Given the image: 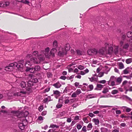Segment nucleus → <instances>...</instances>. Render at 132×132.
<instances>
[{
  "instance_id": "nucleus-1",
  "label": "nucleus",
  "mask_w": 132,
  "mask_h": 132,
  "mask_svg": "<svg viewBox=\"0 0 132 132\" xmlns=\"http://www.w3.org/2000/svg\"><path fill=\"white\" fill-rule=\"evenodd\" d=\"M11 65L14 66V67H17L21 71H22L23 70V64L21 63H17L16 62H14L12 63Z\"/></svg>"
},
{
  "instance_id": "nucleus-2",
  "label": "nucleus",
  "mask_w": 132,
  "mask_h": 132,
  "mask_svg": "<svg viewBox=\"0 0 132 132\" xmlns=\"http://www.w3.org/2000/svg\"><path fill=\"white\" fill-rule=\"evenodd\" d=\"M87 53L90 55H93V54H96L98 53V51L95 49L89 50L87 51Z\"/></svg>"
},
{
  "instance_id": "nucleus-3",
  "label": "nucleus",
  "mask_w": 132,
  "mask_h": 132,
  "mask_svg": "<svg viewBox=\"0 0 132 132\" xmlns=\"http://www.w3.org/2000/svg\"><path fill=\"white\" fill-rule=\"evenodd\" d=\"M34 84L30 80L28 81L27 82L28 86L26 88L27 90L28 91H30L31 88Z\"/></svg>"
},
{
  "instance_id": "nucleus-4",
  "label": "nucleus",
  "mask_w": 132,
  "mask_h": 132,
  "mask_svg": "<svg viewBox=\"0 0 132 132\" xmlns=\"http://www.w3.org/2000/svg\"><path fill=\"white\" fill-rule=\"evenodd\" d=\"M63 99L62 98H59V103L56 106V107L57 108L59 109L61 108L63 106L62 103Z\"/></svg>"
},
{
  "instance_id": "nucleus-5",
  "label": "nucleus",
  "mask_w": 132,
  "mask_h": 132,
  "mask_svg": "<svg viewBox=\"0 0 132 132\" xmlns=\"http://www.w3.org/2000/svg\"><path fill=\"white\" fill-rule=\"evenodd\" d=\"M126 38V35L125 34H122L121 37V40L120 42V45L122 46L124 40Z\"/></svg>"
},
{
  "instance_id": "nucleus-6",
  "label": "nucleus",
  "mask_w": 132,
  "mask_h": 132,
  "mask_svg": "<svg viewBox=\"0 0 132 132\" xmlns=\"http://www.w3.org/2000/svg\"><path fill=\"white\" fill-rule=\"evenodd\" d=\"M67 53L66 51H65L64 48H62L61 50L58 53V54L60 56H62L64 55H65Z\"/></svg>"
},
{
  "instance_id": "nucleus-7",
  "label": "nucleus",
  "mask_w": 132,
  "mask_h": 132,
  "mask_svg": "<svg viewBox=\"0 0 132 132\" xmlns=\"http://www.w3.org/2000/svg\"><path fill=\"white\" fill-rule=\"evenodd\" d=\"M49 48H47L45 49V50L43 52V53L45 55V56L47 57H49V56H50V53H49Z\"/></svg>"
},
{
  "instance_id": "nucleus-8",
  "label": "nucleus",
  "mask_w": 132,
  "mask_h": 132,
  "mask_svg": "<svg viewBox=\"0 0 132 132\" xmlns=\"http://www.w3.org/2000/svg\"><path fill=\"white\" fill-rule=\"evenodd\" d=\"M56 51L57 50L55 48H53L49 53L50 56H54V54L56 52Z\"/></svg>"
},
{
  "instance_id": "nucleus-9",
  "label": "nucleus",
  "mask_w": 132,
  "mask_h": 132,
  "mask_svg": "<svg viewBox=\"0 0 132 132\" xmlns=\"http://www.w3.org/2000/svg\"><path fill=\"white\" fill-rule=\"evenodd\" d=\"M12 63L10 64L9 66L6 67L5 68V70L9 71H11L13 70V67H14V66H11V65Z\"/></svg>"
},
{
  "instance_id": "nucleus-10",
  "label": "nucleus",
  "mask_w": 132,
  "mask_h": 132,
  "mask_svg": "<svg viewBox=\"0 0 132 132\" xmlns=\"http://www.w3.org/2000/svg\"><path fill=\"white\" fill-rule=\"evenodd\" d=\"M51 97L50 96H48L47 97L45 98L43 100L44 103H47L48 102L51 101Z\"/></svg>"
},
{
  "instance_id": "nucleus-11",
  "label": "nucleus",
  "mask_w": 132,
  "mask_h": 132,
  "mask_svg": "<svg viewBox=\"0 0 132 132\" xmlns=\"http://www.w3.org/2000/svg\"><path fill=\"white\" fill-rule=\"evenodd\" d=\"M30 61L31 63H38L39 62L36 58L32 57L30 59Z\"/></svg>"
},
{
  "instance_id": "nucleus-12",
  "label": "nucleus",
  "mask_w": 132,
  "mask_h": 132,
  "mask_svg": "<svg viewBox=\"0 0 132 132\" xmlns=\"http://www.w3.org/2000/svg\"><path fill=\"white\" fill-rule=\"evenodd\" d=\"M26 72L29 71L30 72L32 73L35 72L34 68L33 67L32 68L29 67L26 68Z\"/></svg>"
},
{
  "instance_id": "nucleus-13",
  "label": "nucleus",
  "mask_w": 132,
  "mask_h": 132,
  "mask_svg": "<svg viewBox=\"0 0 132 132\" xmlns=\"http://www.w3.org/2000/svg\"><path fill=\"white\" fill-rule=\"evenodd\" d=\"M105 51V48H103L100 49L99 51H98V53L101 55H103L104 54V52Z\"/></svg>"
},
{
  "instance_id": "nucleus-14",
  "label": "nucleus",
  "mask_w": 132,
  "mask_h": 132,
  "mask_svg": "<svg viewBox=\"0 0 132 132\" xmlns=\"http://www.w3.org/2000/svg\"><path fill=\"white\" fill-rule=\"evenodd\" d=\"M53 86L55 88H60L61 86V85L59 82H58L53 85Z\"/></svg>"
},
{
  "instance_id": "nucleus-15",
  "label": "nucleus",
  "mask_w": 132,
  "mask_h": 132,
  "mask_svg": "<svg viewBox=\"0 0 132 132\" xmlns=\"http://www.w3.org/2000/svg\"><path fill=\"white\" fill-rule=\"evenodd\" d=\"M122 80V78L121 77H119L118 78L116 79V81L117 83V85L119 84L121 82Z\"/></svg>"
},
{
  "instance_id": "nucleus-16",
  "label": "nucleus",
  "mask_w": 132,
  "mask_h": 132,
  "mask_svg": "<svg viewBox=\"0 0 132 132\" xmlns=\"http://www.w3.org/2000/svg\"><path fill=\"white\" fill-rule=\"evenodd\" d=\"M64 48V50L67 52V51H69L70 49V45L68 44H65V45Z\"/></svg>"
},
{
  "instance_id": "nucleus-17",
  "label": "nucleus",
  "mask_w": 132,
  "mask_h": 132,
  "mask_svg": "<svg viewBox=\"0 0 132 132\" xmlns=\"http://www.w3.org/2000/svg\"><path fill=\"white\" fill-rule=\"evenodd\" d=\"M92 121L93 122H94L95 125H97L99 123V120L97 119H96L95 118H93L92 119Z\"/></svg>"
},
{
  "instance_id": "nucleus-18",
  "label": "nucleus",
  "mask_w": 132,
  "mask_h": 132,
  "mask_svg": "<svg viewBox=\"0 0 132 132\" xmlns=\"http://www.w3.org/2000/svg\"><path fill=\"white\" fill-rule=\"evenodd\" d=\"M25 125L22 123H20L19 125V127L21 130H23L25 128Z\"/></svg>"
},
{
  "instance_id": "nucleus-19",
  "label": "nucleus",
  "mask_w": 132,
  "mask_h": 132,
  "mask_svg": "<svg viewBox=\"0 0 132 132\" xmlns=\"http://www.w3.org/2000/svg\"><path fill=\"white\" fill-rule=\"evenodd\" d=\"M44 118L42 117L41 116H40L38 117L37 119V120L39 122H40V123H42L43 122L44 120Z\"/></svg>"
},
{
  "instance_id": "nucleus-20",
  "label": "nucleus",
  "mask_w": 132,
  "mask_h": 132,
  "mask_svg": "<svg viewBox=\"0 0 132 132\" xmlns=\"http://www.w3.org/2000/svg\"><path fill=\"white\" fill-rule=\"evenodd\" d=\"M34 68L35 72L37 71H39L40 69V67L38 65H36L35 66Z\"/></svg>"
},
{
  "instance_id": "nucleus-21",
  "label": "nucleus",
  "mask_w": 132,
  "mask_h": 132,
  "mask_svg": "<svg viewBox=\"0 0 132 132\" xmlns=\"http://www.w3.org/2000/svg\"><path fill=\"white\" fill-rule=\"evenodd\" d=\"M53 94L54 95H59L60 93V92L58 90H53Z\"/></svg>"
},
{
  "instance_id": "nucleus-22",
  "label": "nucleus",
  "mask_w": 132,
  "mask_h": 132,
  "mask_svg": "<svg viewBox=\"0 0 132 132\" xmlns=\"http://www.w3.org/2000/svg\"><path fill=\"white\" fill-rule=\"evenodd\" d=\"M101 132H109V130L107 128L104 127H102L101 128Z\"/></svg>"
},
{
  "instance_id": "nucleus-23",
  "label": "nucleus",
  "mask_w": 132,
  "mask_h": 132,
  "mask_svg": "<svg viewBox=\"0 0 132 132\" xmlns=\"http://www.w3.org/2000/svg\"><path fill=\"white\" fill-rule=\"evenodd\" d=\"M129 47V45L128 43L125 44L123 47V49L128 50Z\"/></svg>"
},
{
  "instance_id": "nucleus-24",
  "label": "nucleus",
  "mask_w": 132,
  "mask_h": 132,
  "mask_svg": "<svg viewBox=\"0 0 132 132\" xmlns=\"http://www.w3.org/2000/svg\"><path fill=\"white\" fill-rule=\"evenodd\" d=\"M21 87L22 88H24L26 85V83L24 81H22L20 84Z\"/></svg>"
},
{
  "instance_id": "nucleus-25",
  "label": "nucleus",
  "mask_w": 132,
  "mask_h": 132,
  "mask_svg": "<svg viewBox=\"0 0 132 132\" xmlns=\"http://www.w3.org/2000/svg\"><path fill=\"white\" fill-rule=\"evenodd\" d=\"M132 62V58L128 59L126 60V62L127 64H129Z\"/></svg>"
},
{
  "instance_id": "nucleus-26",
  "label": "nucleus",
  "mask_w": 132,
  "mask_h": 132,
  "mask_svg": "<svg viewBox=\"0 0 132 132\" xmlns=\"http://www.w3.org/2000/svg\"><path fill=\"white\" fill-rule=\"evenodd\" d=\"M30 81H31L32 82L34 83L35 84V83L37 82L38 81V79L36 78H32L30 79Z\"/></svg>"
},
{
  "instance_id": "nucleus-27",
  "label": "nucleus",
  "mask_w": 132,
  "mask_h": 132,
  "mask_svg": "<svg viewBox=\"0 0 132 132\" xmlns=\"http://www.w3.org/2000/svg\"><path fill=\"white\" fill-rule=\"evenodd\" d=\"M92 127V124L90 123H89L87 126V130H90Z\"/></svg>"
},
{
  "instance_id": "nucleus-28",
  "label": "nucleus",
  "mask_w": 132,
  "mask_h": 132,
  "mask_svg": "<svg viewBox=\"0 0 132 132\" xmlns=\"http://www.w3.org/2000/svg\"><path fill=\"white\" fill-rule=\"evenodd\" d=\"M50 89V87H48L46 88L43 91V93H46L48 92Z\"/></svg>"
},
{
  "instance_id": "nucleus-29",
  "label": "nucleus",
  "mask_w": 132,
  "mask_h": 132,
  "mask_svg": "<svg viewBox=\"0 0 132 132\" xmlns=\"http://www.w3.org/2000/svg\"><path fill=\"white\" fill-rule=\"evenodd\" d=\"M22 114L24 118L26 117L29 114V112L27 111H25L24 112H22Z\"/></svg>"
},
{
  "instance_id": "nucleus-30",
  "label": "nucleus",
  "mask_w": 132,
  "mask_h": 132,
  "mask_svg": "<svg viewBox=\"0 0 132 132\" xmlns=\"http://www.w3.org/2000/svg\"><path fill=\"white\" fill-rule=\"evenodd\" d=\"M127 37L128 38H130L132 36V32L130 31H128L127 34Z\"/></svg>"
},
{
  "instance_id": "nucleus-31",
  "label": "nucleus",
  "mask_w": 132,
  "mask_h": 132,
  "mask_svg": "<svg viewBox=\"0 0 132 132\" xmlns=\"http://www.w3.org/2000/svg\"><path fill=\"white\" fill-rule=\"evenodd\" d=\"M110 80L108 82V85L110 86H114L115 85V82L113 81H112L110 84Z\"/></svg>"
},
{
  "instance_id": "nucleus-32",
  "label": "nucleus",
  "mask_w": 132,
  "mask_h": 132,
  "mask_svg": "<svg viewBox=\"0 0 132 132\" xmlns=\"http://www.w3.org/2000/svg\"><path fill=\"white\" fill-rule=\"evenodd\" d=\"M119 68L120 69H123L124 67V65L122 62H120L119 63Z\"/></svg>"
},
{
  "instance_id": "nucleus-33",
  "label": "nucleus",
  "mask_w": 132,
  "mask_h": 132,
  "mask_svg": "<svg viewBox=\"0 0 132 132\" xmlns=\"http://www.w3.org/2000/svg\"><path fill=\"white\" fill-rule=\"evenodd\" d=\"M49 127L52 128H54L55 127L57 128H58L59 127V126L56 125L51 124Z\"/></svg>"
},
{
  "instance_id": "nucleus-34",
  "label": "nucleus",
  "mask_w": 132,
  "mask_h": 132,
  "mask_svg": "<svg viewBox=\"0 0 132 132\" xmlns=\"http://www.w3.org/2000/svg\"><path fill=\"white\" fill-rule=\"evenodd\" d=\"M109 90L107 88H104L103 90V91L102 92V93L103 94H106L107 92H108Z\"/></svg>"
},
{
  "instance_id": "nucleus-35",
  "label": "nucleus",
  "mask_w": 132,
  "mask_h": 132,
  "mask_svg": "<svg viewBox=\"0 0 132 132\" xmlns=\"http://www.w3.org/2000/svg\"><path fill=\"white\" fill-rule=\"evenodd\" d=\"M128 68H127L123 71V73L124 74H127L129 73Z\"/></svg>"
},
{
  "instance_id": "nucleus-36",
  "label": "nucleus",
  "mask_w": 132,
  "mask_h": 132,
  "mask_svg": "<svg viewBox=\"0 0 132 132\" xmlns=\"http://www.w3.org/2000/svg\"><path fill=\"white\" fill-rule=\"evenodd\" d=\"M76 51L77 54L79 55H82L83 54L82 52L80 50H76Z\"/></svg>"
},
{
  "instance_id": "nucleus-37",
  "label": "nucleus",
  "mask_w": 132,
  "mask_h": 132,
  "mask_svg": "<svg viewBox=\"0 0 132 132\" xmlns=\"http://www.w3.org/2000/svg\"><path fill=\"white\" fill-rule=\"evenodd\" d=\"M38 58L40 61H43L44 60V58L43 56L42 55L40 54L38 56Z\"/></svg>"
},
{
  "instance_id": "nucleus-38",
  "label": "nucleus",
  "mask_w": 132,
  "mask_h": 132,
  "mask_svg": "<svg viewBox=\"0 0 132 132\" xmlns=\"http://www.w3.org/2000/svg\"><path fill=\"white\" fill-rule=\"evenodd\" d=\"M53 46L54 48H56L57 46V42L56 40H55L53 42Z\"/></svg>"
},
{
  "instance_id": "nucleus-39",
  "label": "nucleus",
  "mask_w": 132,
  "mask_h": 132,
  "mask_svg": "<svg viewBox=\"0 0 132 132\" xmlns=\"http://www.w3.org/2000/svg\"><path fill=\"white\" fill-rule=\"evenodd\" d=\"M33 56L35 57L38 56V52L37 51H34L32 53Z\"/></svg>"
},
{
  "instance_id": "nucleus-40",
  "label": "nucleus",
  "mask_w": 132,
  "mask_h": 132,
  "mask_svg": "<svg viewBox=\"0 0 132 132\" xmlns=\"http://www.w3.org/2000/svg\"><path fill=\"white\" fill-rule=\"evenodd\" d=\"M82 119L85 123H87L89 122L87 117L83 118Z\"/></svg>"
},
{
  "instance_id": "nucleus-41",
  "label": "nucleus",
  "mask_w": 132,
  "mask_h": 132,
  "mask_svg": "<svg viewBox=\"0 0 132 132\" xmlns=\"http://www.w3.org/2000/svg\"><path fill=\"white\" fill-rule=\"evenodd\" d=\"M81 131L83 132H86L87 131V128L85 126H84L82 129Z\"/></svg>"
},
{
  "instance_id": "nucleus-42",
  "label": "nucleus",
  "mask_w": 132,
  "mask_h": 132,
  "mask_svg": "<svg viewBox=\"0 0 132 132\" xmlns=\"http://www.w3.org/2000/svg\"><path fill=\"white\" fill-rule=\"evenodd\" d=\"M118 91L117 90H114L111 92V93L113 94H115L118 93Z\"/></svg>"
},
{
  "instance_id": "nucleus-43",
  "label": "nucleus",
  "mask_w": 132,
  "mask_h": 132,
  "mask_svg": "<svg viewBox=\"0 0 132 132\" xmlns=\"http://www.w3.org/2000/svg\"><path fill=\"white\" fill-rule=\"evenodd\" d=\"M88 87L90 89V90L91 91L93 89L94 87L93 85L92 84L89 85H88Z\"/></svg>"
},
{
  "instance_id": "nucleus-44",
  "label": "nucleus",
  "mask_w": 132,
  "mask_h": 132,
  "mask_svg": "<svg viewBox=\"0 0 132 132\" xmlns=\"http://www.w3.org/2000/svg\"><path fill=\"white\" fill-rule=\"evenodd\" d=\"M75 92L78 95L81 93V90L80 89H77Z\"/></svg>"
},
{
  "instance_id": "nucleus-45",
  "label": "nucleus",
  "mask_w": 132,
  "mask_h": 132,
  "mask_svg": "<svg viewBox=\"0 0 132 132\" xmlns=\"http://www.w3.org/2000/svg\"><path fill=\"white\" fill-rule=\"evenodd\" d=\"M52 76L53 75L51 73L49 72L47 73V77L48 78H52Z\"/></svg>"
},
{
  "instance_id": "nucleus-46",
  "label": "nucleus",
  "mask_w": 132,
  "mask_h": 132,
  "mask_svg": "<svg viewBox=\"0 0 132 132\" xmlns=\"http://www.w3.org/2000/svg\"><path fill=\"white\" fill-rule=\"evenodd\" d=\"M103 86L101 84H97V87L98 88L101 89L103 88Z\"/></svg>"
},
{
  "instance_id": "nucleus-47",
  "label": "nucleus",
  "mask_w": 132,
  "mask_h": 132,
  "mask_svg": "<svg viewBox=\"0 0 132 132\" xmlns=\"http://www.w3.org/2000/svg\"><path fill=\"white\" fill-rule=\"evenodd\" d=\"M22 112H21L20 113H19L18 115L17 116L18 118H23L24 117V116H23L22 114Z\"/></svg>"
},
{
  "instance_id": "nucleus-48",
  "label": "nucleus",
  "mask_w": 132,
  "mask_h": 132,
  "mask_svg": "<svg viewBox=\"0 0 132 132\" xmlns=\"http://www.w3.org/2000/svg\"><path fill=\"white\" fill-rule=\"evenodd\" d=\"M104 73L103 72H100L99 73L98 76H97V77H102V76H103Z\"/></svg>"
},
{
  "instance_id": "nucleus-49",
  "label": "nucleus",
  "mask_w": 132,
  "mask_h": 132,
  "mask_svg": "<svg viewBox=\"0 0 132 132\" xmlns=\"http://www.w3.org/2000/svg\"><path fill=\"white\" fill-rule=\"evenodd\" d=\"M93 95V94H89L88 95L87 97L89 99L95 98V97Z\"/></svg>"
},
{
  "instance_id": "nucleus-50",
  "label": "nucleus",
  "mask_w": 132,
  "mask_h": 132,
  "mask_svg": "<svg viewBox=\"0 0 132 132\" xmlns=\"http://www.w3.org/2000/svg\"><path fill=\"white\" fill-rule=\"evenodd\" d=\"M113 48L112 47H109L108 49V52L109 53H111L113 51Z\"/></svg>"
},
{
  "instance_id": "nucleus-51",
  "label": "nucleus",
  "mask_w": 132,
  "mask_h": 132,
  "mask_svg": "<svg viewBox=\"0 0 132 132\" xmlns=\"http://www.w3.org/2000/svg\"><path fill=\"white\" fill-rule=\"evenodd\" d=\"M77 95H78L75 92L72 93L71 95V97H76Z\"/></svg>"
},
{
  "instance_id": "nucleus-52",
  "label": "nucleus",
  "mask_w": 132,
  "mask_h": 132,
  "mask_svg": "<svg viewBox=\"0 0 132 132\" xmlns=\"http://www.w3.org/2000/svg\"><path fill=\"white\" fill-rule=\"evenodd\" d=\"M78 68L79 70H82L84 69V68L83 66L80 65L78 66Z\"/></svg>"
},
{
  "instance_id": "nucleus-53",
  "label": "nucleus",
  "mask_w": 132,
  "mask_h": 132,
  "mask_svg": "<svg viewBox=\"0 0 132 132\" xmlns=\"http://www.w3.org/2000/svg\"><path fill=\"white\" fill-rule=\"evenodd\" d=\"M98 82L99 83L104 84L106 83V81L105 80H103L98 81Z\"/></svg>"
},
{
  "instance_id": "nucleus-54",
  "label": "nucleus",
  "mask_w": 132,
  "mask_h": 132,
  "mask_svg": "<svg viewBox=\"0 0 132 132\" xmlns=\"http://www.w3.org/2000/svg\"><path fill=\"white\" fill-rule=\"evenodd\" d=\"M78 130H79L81 129V128L82 126L80 124H78L76 126Z\"/></svg>"
},
{
  "instance_id": "nucleus-55",
  "label": "nucleus",
  "mask_w": 132,
  "mask_h": 132,
  "mask_svg": "<svg viewBox=\"0 0 132 132\" xmlns=\"http://www.w3.org/2000/svg\"><path fill=\"white\" fill-rule=\"evenodd\" d=\"M35 84H34L31 88V89H36L37 87V86H36V85H35Z\"/></svg>"
},
{
  "instance_id": "nucleus-56",
  "label": "nucleus",
  "mask_w": 132,
  "mask_h": 132,
  "mask_svg": "<svg viewBox=\"0 0 132 132\" xmlns=\"http://www.w3.org/2000/svg\"><path fill=\"white\" fill-rule=\"evenodd\" d=\"M47 113V111H43L41 114V115L43 116H44Z\"/></svg>"
},
{
  "instance_id": "nucleus-57",
  "label": "nucleus",
  "mask_w": 132,
  "mask_h": 132,
  "mask_svg": "<svg viewBox=\"0 0 132 132\" xmlns=\"http://www.w3.org/2000/svg\"><path fill=\"white\" fill-rule=\"evenodd\" d=\"M22 3H24L25 4H28L29 3V2L27 0H25L24 1H23V0Z\"/></svg>"
},
{
  "instance_id": "nucleus-58",
  "label": "nucleus",
  "mask_w": 132,
  "mask_h": 132,
  "mask_svg": "<svg viewBox=\"0 0 132 132\" xmlns=\"http://www.w3.org/2000/svg\"><path fill=\"white\" fill-rule=\"evenodd\" d=\"M60 78L61 79L65 80L66 79V77L65 76H62L60 77Z\"/></svg>"
},
{
  "instance_id": "nucleus-59",
  "label": "nucleus",
  "mask_w": 132,
  "mask_h": 132,
  "mask_svg": "<svg viewBox=\"0 0 132 132\" xmlns=\"http://www.w3.org/2000/svg\"><path fill=\"white\" fill-rule=\"evenodd\" d=\"M92 77L93 78V80L94 81H97L98 80L97 76L96 78L94 76Z\"/></svg>"
},
{
  "instance_id": "nucleus-60",
  "label": "nucleus",
  "mask_w": 132,
  "mask_h": 132,
  "mask_svg": "<svg viewBox=\"0 0 132 132\" xmlns=\"http://www.w3.org/2000/svg\"><path fill=\"white\" fill-rule=\"evenodd\" d=\"M120 126L122 127H125L126 126V124L124 123H122L120 125Z\"/></svg>"
},
{
  "instance_id": "nucleus-61",
  "label": "nucleus",
  "mask_w": 132,
  "mask_h": 132,
  "mask_svg": "<svg viewBox=\"0 0 132 132\" xmlns=\"http://www.w3.org/2000/svg\"><path fill=\"white\" fill-rule=\"evenodd\" d=\"M4 3H0V7H5Z\"/></svg>"
},
{
  "instance_id": "nucleus-62",
  "label": "nucleus",
  "mask_w": 132,
  "mask_h": 132,
  "mask_svg": "<svg viewBox=\"0 0 132 132\" xmlns=\"http://www.w3.org/2000/svg\"><path fill=\"white\" fill-rule=\"evenodd\" d=\"M5 7H6L8 6L9 4V3L8 2H6L4 3Z\"/></svg>"
},
{
  "instance_id": "nucleus-63",
  "label": "nucleus",
  "mask_w": 132,
  "mask_h": 132,
  "mask_svg": "<svg viewBox=\"0 0 132 132\" xmlns=\"http://www.w3.org/2000/svg\"><path fill=\"white\" fill-rule=\"evenodd\" d=\"M116 113L117 114H120L121 113V111L120 110H118L116 111Z\"/></svg>"
},
{
  "instance_id": "nucleus-64",
  "label": "nucleus",
  "mask_w": 132,
  "mask_h": 132,
  "mask_svg": "<svg viewBox=\"0 0 132 132\" xmlns=\"http://www.w3.org/2000/svg\"><path fill=\"white\" fill-rule=\"evenodd\" d=\"M72 132H77V130L76 129V128H75L71 130Z\"/></svg>"
}]
</instances>
